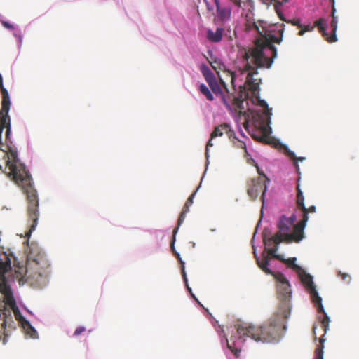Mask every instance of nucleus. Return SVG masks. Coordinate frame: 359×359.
<instances>
[{
  "label": "nucleus",
  "instance_id": "obj_16",
  "mask_svg": "<svg viewBox=\"0 0 359 359\" xmlns=\"http://www.w3.org/2000/svg\"><path fill=\"white\" fill-rule=\"evenodd\" d=\"M267 253L271 255L272 257H274L278 260H280L285 264H288L292 269L296 271L297 273H300L302 271L301 266L295 264L296 258H289L287 259L282 258L281 255H277L276 252L278 250V245H273L270 247H266Z\"/></svg>",
  "mask_w": 359,
  "mask_h": 359
},
{
  "label": "nucleus",
  "instance_id": "obj_13",
  "mask_svg": "<svg viewBox=\"0 0 359 359\" xmlns=\"http://www.w3.org/2000/svg\"><path fill=\"white\" fill-rule=\"evenodd\" d=\"M200 69L211 90L215 93L216 96H219L220 97L224 92L222 91V87L218 83L215 76L211 72L210 68L205 65H202L200 67Z\"/></svg>",
  "mask_w": 359,
  "mask_h": 359
},
{
  "label": "nucleus",
  "instance_id": "obj_31",
  "mask_svg": "<svg viewBox=\"0 0 359 359\" xmlns=\"http://www.w3.org/2000/svg\"><path fill=\"white\" fill-rule=\"evenodd\" d=\"M22 327L27 331V333L30 334V336L32 338H35L36 337V335L37 334V332L35 330V329L32 326L31 324H30V327L25 326V325H23Z\"/></svg>",
  "mask_w": 359,
  "mask_h": 359
},
{
  "label": "nucleus",
  "instance_id": "obj_27",
  "mask_svg": "<svg viewBox=\"0 0 359 359\" xmlns=\"http://www.w3.org/2000/svg\"><path fill=\"white\" fill-rule=\"evenodd\" d=\"M242 4L248 9L247 13L250 12L251 13H253V11L255 10V3L252 0L243 1Z\"/></svg>",
  "mask_w": 359,
  "mask_h": 359
},
{
  "label": "nucleus",
  "instance_id": "obj_11",
  "mask_svg": "<svg viewBox=\"0 0 359 359\" xmlns=\"http://www.w3.org/2000/svg\"><path fill=\"white\" fill-rule=\"evenodd\" d=\"M220 83L225 90V93H223L220 97L222 102L226 105L227 108L231 109V107H233L236 111H238L239 114H245V112L243 111V110H244V107H243L244 100L242 98V96H236L233 94H230L229 90L227 89L226 85L222 79H220Z\"/></svg>",
  "mask_w": 359,
  "mask_h": 359
},
{
  "label": "nucleus",
  "instance_id": "obj_37",
  "mask_svg": "<svg viewBox=\"0 0 359 359\" xmlns=\"http://www.w3.org/2000/svg\"><path fill=\"white\" fill-rule=\"evenodd\" d=\"M288 22L292 23L293 25H297L299 28L302 27V25L300 23V20H299V19L298 20H293L292 21H289Z\"/></svg>",
  "mask_w": 359,
  "mask_h": 359
},
{
  "label": "nucleus",
  "instance_id": "obj_19",
  "mask_svg": "<svg viewBox=\"0 0 359 359\" xmlns=\"http://www.w3.org/2000/svg\"><path fill=\"white\" fill-rule=\"evenodd\" d=\"M1 268H5V271L3 273V276L4 278V280H6L5 274L8 272H10L11 273V259L8 257L6 254H3L0 255V269Z\"/></svg>",
  "mask_w": 359,
  "mask_h": 359
},
{
  "label": "nucleus",
  "instance_id": "obj_25",
  "mask_svg": "<svg viewBox=\"0 0 359 359\" xmlns=\"http://www.w3.org/2000/svg\"><path fill=\"white\" fill-rule=\"evenodd\" d=\"M200 92L206 97L209 101H212L214 97L209 88L203 83H201L199 86Z\"/></svg>",
  "mask_w": 359,
  "mask_h": 359
},
{
  "label": "nucleus",
  "instance_id": "obj_32",
  "mask_svg": "<svg viewBox=\"0 0 359 359\" xmlns=\"http://www.w3.org/2000/svg\"><path fill=\"white\" fill-rule=\"evenodd\" d=\"M338 276H340L341 277V279L343 280V281H344L345 283H349L351 282V278L350 275L345 273H341V271H339L338 273Z\"/></svg>",
  "mask_w": 359,
  "mask_h": 359
},
{
  "label": "nucleus",
  "instance_id": "obj_42",
  "mask_svg": "<svg viewBox=\"0 0 359 359\" xmlns=\"http://www.w3.org/2000/svg\"><path fill=\"white\" fill-rule=\"evenodd\" d=\"M1 169H2V168H1V166L0 165V170H1Z\"/></svg>",
  "mask_w": 359,
  "mask_h": 359
},
{
  "label": "nucleus",
  "instance_id": "obj_22",
  "mask_svg": "<svg viewBox=\"0 0 359 359\" xmlns=\"http://www.w3.org/2000/svg\"><path fill=\"white\" fill-rule=\"evenodd\" d=\"M262 1L263 2V4L267 5V6H269L271 4H272V2H275V5H274V8H275V11L277 13L278 17L282 20H285V18L283 17V14L281 11V9H280V7L283 6V2H280V1H276V0H262Z\"/></svg>",
  "mask_w": 359,
  "mask_h": 359
},
{
  "label": "nucleus",
  "instance_id": "obj_33",
  "mask_svg": "<svg viewBox=\"0 0 359 359\" xmlns=\"http://www.w3.org/2000/svg\"><path fill=\"white\" fill-rule=\"evenodd\" d=\"M314 359H323V351L322 348L316 349Z\"/></svg>",
  "mask_w": 359,
  "mask_h": 359
},
{
  "label": "nucleus",
  "instance_id": "obj_30",
  "mask_svg": "<svg viewBox=\"0 0 359 359\" xmlns=\"http://www.w3.org/2000/svg\"><path fill=\"white\" fill-rule=\"evenodd\" d=\"M22 327L27 331V333L30 334V336L32 338H35L36 337V335L37 334V332L35 330V329L32 326L31 324H30V327L25 326V325H23Z\"/></svg>",
  "mask_w": 359,
  "mask_h": 359
},
{
  "label": "nucleus",
  "instance_id": "obj_23",
  "mask_svg": "<svg viewBox=\"0 0 359 359\" xmlns=\"http://www.w3.org/2000/svg\"><path fill=\"white\" fill-rule=\"evenodd\" d=\"M233 144V146L238 149H242L245 153H247L246 144L245 142L238 139L236 136L235 132L233 131V135L229 137Z\"/></svg>",
  "mask_w": 359,
  "mask_h": 359
},
{
  "label": "nucleus",
  "instance_id": "obj_5",
  "mask_svg": "<svg viewBox=\"0 0 359 359\" xmlns=\"http://www.w3.org/2000/svg\"><path fill=\"white\" fill-rule=\"evenodd\" d=\"M300 274V278L302 282L305 285L307 290L309 291L311 298L313 302L315 304L317 311L318 313H322L324 315V317L320 322V327L324 331V334L321 336L320 338V347H318L317 348H323V343L325 339H324V335L327 332L329 329L330 324V318L325 311L322 304V298L318 295V293L316 289V286L313 282V278L310 274L306 273L303 270L299 273Z\"/></svg>",
  "mask_w": 359,
  "mask_h": 359
},
{
  "label": "nucleus",
  "instance_id": "obj_29",
  "mask_svg": "<svg viewBox=\"0 0 359 359\" xmlns=\"http://www.w3.org/2000/svg\"><path fill=\"white\" fill-rule=\"evenodd\" d=\"M288 156L294 161L296 169L299 170V165L297 164L298 161H302L305 159L304 157L297 158L294 152L289 151Z\"/></svg>",
  "mask_w": 359,
  "mask_h": 359
},
{
  "label": "nucleus",
  "instance_id": "obj_15",
  "mask_svg": "<svg viewBox=\"0 0 359 359\" xmlns=\"http://www.w3.org/2000/svg\"><path fill=\"white\" fill-rule=\"evenodd\" d=\"M297 201H296L297 206L303 212V217H302V220L306 219L305 220V224H306L309 219L308 214L315 212L316 208V206H314V205H311L309 208H306V206L304 205V197L303 196V192L300 189L299 184H297Z\"/></svg>",
  "mask_w": 359,
  "mask_h": 359
},
{
  "label": "nucleus",
  "instance_id": "obj_14",
  "mask_svg": "<svg viewBox=\"0 0 359 359\" xmlns=\"http://www.w3.org/2000/svg\"><path fill=\"white\" fill-rule=\"evenodd\" d=\"M224 134H226L228 137H231L233 135V130L231 128L230 126L227 123L221 124L215 128L214 130L210 135V139L207 142L205 147V157L208 159L209 158V148L213 146L212 142V139L222 137Z\"/></svg>",
  "mask_w": 359,
  "mask_h": 359
},
{
  "label": "nucleus",
  "instance_id": "obj_4",
  "mask_svg": "<svg viewBox=\"0 0 359 359\" xmlns=\"http://www.w3.org/2000/svg\"><path fill=\"white\" fill-rule=\"evenodd\" d=\"M296 215L292 214L290 217L282 215L278 222V231L273 236L266 238L264 236V243L266 247L278 245L282 242L290 243L291 242L299 243L304 238V229L305 220H301L296 225Z\"/></svg>",
  "mask_w": 359,
  "mask_h": 359
},
{
  "label": "nucleus",
  "instance_id": "obj_38",
  "mask_svg": "<svg viewBox=\"0 0 359 359\" xmlns=\"http://www.w3.org/2000/svg\"><path fill=\"white\" fill-rule=\"evenodd\" d=\"M2 25L6 27V28H8V29H13L14 27L12 25H11L9 22H6V21H3L2 22Z\"/></svg>",
  "mask_w": 359,
  "mask_h": 359
},
{
  "label": "nucleus",
  "instance_id": "obj_9",
  "mask_svg": "<svg viewBox=\"0 0 359 359\" xmlns=\"http://www.w3.org/2000/svg\"><path fill=\"white\" fill-rule=\"evenodd\" d=\"M332 2V20L330 23V26L332 28V34L330 35L326 32L327 28V22L323 18H320L319 20L316 21V25L319 29V32L322 34L324 39L329 43L336 42L337 41L336 32L337 29V24L338 20L337 17L335 15L336 8L334 6V0H331Z\"/></svg>",
  "mask_w": 359,
  "mask_h": 359
},
{
  "label": "nucleus",
  "instance_id": "obj_12",
  "mask_svg": "<svg viewBox=\"0 0 359 359\" xmlns=\"http://www.w3.org/2000/svg\"><path fill=\"white\" fill-rule=\"evenodd\" d=\"M216 6V15L214 18L215 23H219L225 27L231 20V8L219 1V0H213Z\"/></svg>",
  "mask_w": 359,
  "mask_h": 359
},
{
  "label": "nucleus",
  "instance_id": "obj_20",
  "mask_svg": "<svg viewBox=\"0 0 359 359\" xmlns=\"http://www.w3.org/2000/svg\"><path fill=\"white\" fill-rule=\"evenodd\" d=\"M268 255H264L262 259L257 258V262L259 267L267 274H272V271L269 269V257Z\"/></svg>",
  "mask_w": 359,
  "mask_h": 359
},
{
  "label": "nucleus",
  "instance_id": "obj_36",
  "mask_svg": "<svg viewBox=\"0 0 359 359\" xmlns=\"http://www.w3.org/2000/svg\"><path fill=\"white\" fill-rule=\"evenodd\" d=\"M226 74H227V76H229L230 77V79H231V82L232 83H233V81H234V79H235V74L231 72V71H226Z\"/></svg>",
  "mask_w": 359,
  "mask_h": 359
},
{
  "label": "nucleus",
  "instance_id": "obj_39",
  "mask_svg": "<svg viewBox=\"0 0 359 359\" xmlns=\"http://www.w3.org/2000/svg\"><path fill=\"white\" fill-rule=\"evenodd\" d=\"M232 1L237 7L242 8V1L241 0H230Z\"/></svg>",
  "mask_w": 359,
  "mask_h": 359
},
{
  "label": "nucleus",
  "instance_id": "obj_40",
  "mask_svg": "<svg viewBox=\"0 0 359 359\" xmlns=\"http://www.w3.org/2000/svg\"><path fill=\"white\" fill-rule=\"evenodd\" d=\"M243 126H244V128H245V129H247V128H248V121H247L246 119L245 120V122H244V123H243Z\"/></svg>",
  "mask_w": 359,
  "mask_h": 359
},
{
  "label": "nucleus",
  "instance_id": "obj_35",
  "mask_svg": "<svg viewBox=\"0 0 359 359\" xmlns=\"http://www.w3.org/2000/svg\"><path fill=\"white\" fill-rule=\"evenodd\" d=\"M195 196V192L193 193L189 198L187 200L186 203H185V205L187 207H189L192 205L193 203V198Z\"/></svg>",
  "mask_w": 359,
  "mask_h": 359
},
{
  "label": "nucleus",
  "instance_id": "obj_26",
  "mask_svg": "<svg viewBox=\"0 0 359 359\" xmlns=\"http://www.w3.org/2000/svg\"><path fill=\"white\" fill-rule=\"evenodd\" d=\"M175 255L177 259L179 260V262H180V264L182 265V276H183L184 281L186 283L187 289L189 290V291L191 294V288L187 285V278L186 273H185V271H184V262L182 260V258L180 257V255L179 253L175 252Z\"/></svg>",
  "mask_w": 359,
  "mask_h": 359
},
{
  "label": "nucleus",
  "instance_id": "obj_2",
  "mask_svg": "<svg viewBox=\"0 0 359 359\" xmlns=\"http://www.w3.org/2000/svg\"><path fill=\"white\" fill-rule=\"evenodd\" d=\"M288 317L289 308L285 304L281 313L276 312L271 318L259 326L238 324L236 334L226 339L227 346L236 357H238L246 337L257 342H277L282 337L283 331L286 329L285 320Z\"/></svg>",
  "mask_w": 359,
  "mask_h": 359
},
{
  "label": "nucleus",
  "instance_id": "obj_8",
  "mask_svg": "<svg viewBox=\"0 0 359 359\" xmlns=\"http://www.w3.org/2000/svg\"><path fill=\"white\" fill-rule=\"evenodd\" d=\"M257 171L259 177L247 181V194L252 200H255L262 192V199L264 200V196L267 189L266 182H269V179L263 172L260 171L258 167Z\"/></svg>",
  "mask_w": 359,
  "mask_h": 359
},
{
  "label": "nucleus",
  "instance_id": "obj_41",
  "mask_svg": "<svg viewBox=\"0 0 359 359\" xmlns=\"http://www.w3.org/2000/svg\"><path fill=\"white\" fill-rule=\"evenodd\" d=\"M316 325H313V333L314 335H316ZM315 339H316V336H315Z\"/></svg>",
  "mask_w": 359,
  "mask_h": 359
},
{
  "label": "nucleus",
  "instance_id": "obj_17",
  "mask_svg": "<svg viewBox=\"0 0 359 359\" xmlns=\"http://www.w3.org/2000/svg\"><path fill=\"white\" fill-rule=\"evenodd\" d=\"M208 61L212 67V69H214L216 71L219 76V79H222L219 74V71L226 72L225 65L222 62L221 60L216 58L212 53H210V57L208 58Z\"/></svg>",
  "mask_w": 359,
  "mask_h": 359
},
{
  "label": "nucleus",
  "instance_id": "obj_3",
  "mask_svg": "<svg viewBox=\"0 0 359 359\" xmlns=\"http://www.w3.org/2000/svg\"><path fill=\"white\" fill-rule=\"evenodd\" d=\"M49 267L50 263L45 252L37 246H32L26 265L15 261L11 276L20 285L27 283L34 287H40L47 278Z\"/></svg>",
  "mask_w": 359,
  "mask_h": 359
},
{
  "label": "nucleus",
  "instance_id": "obj_21",
  "mask_svg": "<svg viewBox=\"0 0 359 359\" xmlns=\"http://www.w3.org/2000/svg\"><path fill=\"white\" fill-rule=\"evenodd\" d=\"M189 207H187L186 205L184 204V206L182 209V212L180 213V216H179V218H178V221H177V227H176L174 230H173V238H172V248L174 250V242L175 241V235L178 231V228L179 226L183 223L184 220V217H185V215L189 212Z\"/></svg>",
  "mask_w": 359,
  "mask_h": 359
},
{
  "label": "nucleus",
  "instance_id": "obj_34",
  "mask_svg": "<svg viewBox=\"0 0 359 359\" xmlns=\"http://www.w3.org/2000/svg\"><path fill=\"white\" fill-rule=\"evenodd\" d=\"M85 330H86V328H85L84 327H83V326H79V327H78L75 330V331H74V336L77 337V336H79V334H81V333H83V332H85Z\"/></svg>",
  "mask_w": 359,
  "mask_h": 359
},
{
  "label": "nucleus",
  "instance_id": "obj_7",
  "mask_svg": "<svg viewBox=\"0 0 359 359\" xmlns=\"http://www.w3.org/2000/svg\"><path fill=\"white\" fill-rule=\"evenodd\" d=\"M257 100L258 104L263 107L264 110L262 113H257L255 116H254V118L255 119V123L258 127L260 128L262 135L257 136L253 134L252 136L254 140H257L260 142H265L267 138V127L270 124L271 122V116L272 115L271 109L269 108V106L266 102L264 100H261L260 97H257Z\"/></svg>",
  "mask_w": 359,
  "mask_h": 359
},
{
  "label": "nucleus",
  "instance_id": "obj_24",
  "mask_svg": "<svg viewBox=\"0 0 359 359\" xmlns=\"http://www.w3.org/2000/svg\"><path fill=\"white\" fill-rule=\"evenodd\" d=\"M0 90L2 95V101L1 104H11L9 95L8 90L4 87L3 85V78L0 74Z\"/></svg>",
  "mask_w": 359,
  "mask_h": 359
},
{
  "label": "nucleus",
  "instance_id": "obj_18",
  "mask_svg": "<svg viewBox=\"0 0 359 359\" xmlns=\"http://www.w3.org/2000/svg\"><path fill=\"white\" fill-rule=\"evenodd\" d=\"M224 32V27H217L215 32L208 29L207 31V39L210 42L218 43L222 40Z\"/></svg>",
  "mask_w": 359,
  "mask_h": 359
},
{
  "label": "nucleus",
  "instance_id": "obj_28",
  "mask_svg": "<svg viewBox=\"0 0 359 359\" xmlns=\"http://www.w3.org/2000/svg\"><path fill=\"white\" fill-rule=\"evenodd\" d=\"M316 27H317V25H316V22H314V24L313 25H305L304 27L302 26V27H301V29L299 30L298 34L299 36H302L306 32L313 31Z\"/></svg>",
  "mask_w": 359,
  "mask_h": 359
},
{
  "label": "nucleus",
  "instance_id": "obj_10",
  "mask_svg": "<svg viewBox=\"0 0 359 359\" xmlns=\"http://www.w3.org/2000/svg\"><path fill=\"white\" fill-rule=\"evenodd\" d=\"M277 280V294L281 303L278 309L277 313H282V307L283 304H287L289 308V315L290 314V308L289 299L291 295V290L289 282L283 274L279 273L276 275Z\"/></svg>",
  "mask_w": 359,
  "mask_h": 359
},
{
  "label": "nucleus",
  "instance_id": "obj_6",
  "mask_svg": "<svg viewBox=\"0 0 359 359\" xmlns=\"http://www.w3.org/2000/svg\"><path fill=\"white\" fill-rule=\"evenodd\" d=\"M4 271L5 268L0 269V292L4 295V302L6 306H9L12 309L16 320H18L22 325H25V326L30 327L29 322L22 316L16 305L13 292L10 285L8 284L7 280H4L3 276V273Z\"/></svg>",
  "mask_w": 359,
  "mask_h": 359
},
{
  "label": "nucleus",
  "instance_id": "obj_1",
  "mask_svg": "<svg viewBox=\"0 0 359 359\" xmlns=\"http://www.w3.org/2000/svg\"><path fill=\"white\" fill-rule=\"evenodd\" d=\"M245 27L248 31L255 30L259 37L255 41V45L240 50L243 72H247L245 83L252 91L259 89L261 79L254 78L258 74V69H269L274 59L277 57L276 48L273 43H280L283 39L284 28L278 30L280 36H275L273 25L262 20H256L254 13H246L245 15Z\"/></svg>",
  "mask_w": 359,
  "mask_h": 359
}]
</instances>
